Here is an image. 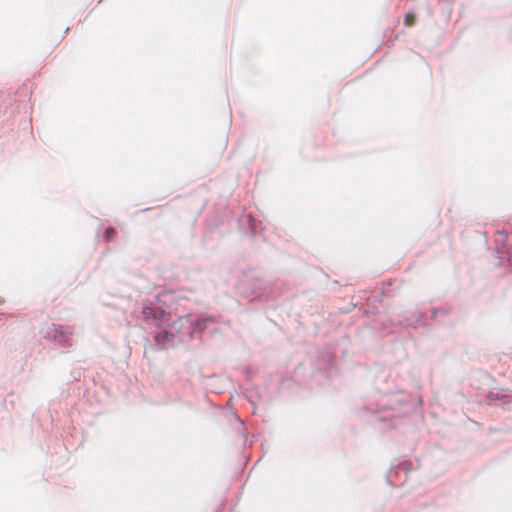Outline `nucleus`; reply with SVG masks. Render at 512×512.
<instances>
[{
  "label": "nucleus",
  "mask_w": 512,
  "mask_h": 512,
  "mask_svg": "<svg viewBox=\"0 0 512 512\" xmlns=\"http://www.w3.org/2000/svg\"><path fill=\"white\" fill-rule=\"evenodd\" d=\"M114 234H115V230L113 228H108L105 231V238L107 240H110Z\"/></svg>",
  "instance_id": "nucleus-4"
},
{
  "label": "nucleus",
  "mask_w": 512,
  "mask_h": 512,
  "mask_svg": "<svg viewBox=\"0 0 512 512\" xmlns=\"http://www.w3.org/2000/svg\"><path fill=\"white\" fill-rule=\"evenodd\" d=\"M415 21H416V16L414 13H407L405 15V18H404V24L408 27L412 26L415 24Z\"/></svg>",
  "instance_id": "nucleus-2"
},
{
  "label": "nucleus",
  "mask_w": 512,
  "mask_h": 512,
  "mask_svg": "<svg viewBox=\"0 0 512 512\" xmlns=\"http://www.w3.org/2000/svg\"><path fill=\"white\" fill-rule=\"evenodd\" d=\"M169 333L167 331H162L156 334L155 340L156 342L160 343L162 341H166L169 339Z\"/></svg>",
  "instance_id": "nucleus-3"
},
{
  "label": "nucleus",
  "mask_w": 512,
  "mask_h": 512,
  "mask_svg": "<svg viewBox=\"0 0 512 512\" xmlns=\"http://www.w3.org/2000/svg\"><path fill=\"white\" fill-rule=\"evenodd\" d=\"M142 314L145 320L151 321L156 326H160L170 319L169 314L159 307L145 306Z\"/></svg>",
  "instance_id": "nucleus-1"
}]
</instances>
